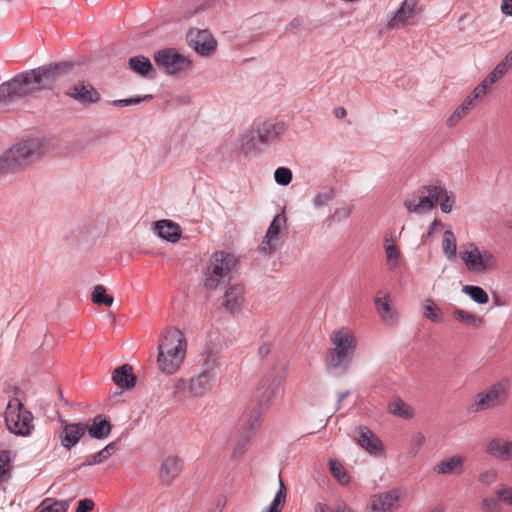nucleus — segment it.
<instances>
[{"instance_id":"c9c22d12","label":"nucleus","mask_w":512,"mask_h":512,"mask_svg":"<svg viewBox=\"0 0 512 512\" xmlns=\"http://www.w3.org/2000/svg\"><path fill=\"white\" fill-rule=\"evenodd\" d=\"M329 468L332 476L341 484L348 485L350 476L338 460H329Z\"/></svg>"},{"instance_id":"de8ad7c7","label":"nucleus","mask_w":512,"mask_h":512,"mask_svg":"<svg viewBox=\"0 0 512 512\" xmlns=\"http://www.w3.org/2000/svg\"><path fill=\"white\" fill-rule=\"evenodd\" d=\"M117 449V443L111 442L108 445H106L102 450H100L98 453L94 454V456L97 458L99 463H103L106 461Z\"/></svg>"},{"instance_id":"e433bc0d","label":"nucleus","mask_w":512,"mask_h":512,"mask_svg":"<svg viewBox=\"0 0 512 512\" xmlns=\"http://www.w3.org/2000/svg\"><path fill=\"white\" fill-rule=\"evenodd\" d=\"M286 493H287L286 487L284 485L283 480L280 477L278 491L276 492V495H275L272 503L267 508V512H281V510L285 504Z\"/></svg>"},{"instance_id":"423d86ee","label":"nucleus","mask_w":512,"mask_h":512,"mask_svg":"<svg viewBox=\"0 0 512 512\" xmlns=\"http://www.w3.org/2000/svg\"><path fill=\"white\" fill-rule=\"evenodd\" d=\"M468 272L472 274H485L497 268V258L488 249H481L473 242L462 246L459 253Z\"/></svg>"},{"instance_id":"1a4fd4ad","label":"nucleus","mask_w":512,"mask_h":512,"mask_svg":"<svg viewBox=\"0 0 512 512\" xmlns=\"http://www.w3.org/2000/svg\"><path fill=\"white\" fill-rule=\"evenodd\" d=\"M156 66L168 76H178L189 72L192 61L185 55L179 53L175 48H164L153 55Z\"/></svg>"},{"instance_id":"f704fd0d","label":"nucleus","mask_w":512,"mask_h":512,"mask_svg":"<svg viewBox=\"0 0 512 512\" xmlns=\"http://www.w3.org/2000/svg\"><path fill=\"white\" fill-rule=\"evenodd\" d=\"M462 292L478 304H486L489 301L487 292L479 286L465 285Z\"/></svg>"},{"instance_id":"a19ab883","label":"nucleus","mask_w":512,"mask_h":512,"mask_svg":"<svg viewBox=\"0 0 512 512\" xmlns=\"http://www.w3.org/2000/svg\"><path fill=\"white\" fill-rule=\"evenodd\" d=\"M385 254L388 265L396 267L400 258L399 248L394 243L385 244Z\"/></svg>"},{"instance_id":"338daca9","label":"nucleus","mask_w":512,"mask_h":512,"mask_svg":"<svg viewBox=\"0 0 512 512\" xmlns=\"http://www.w3.org/2000/svg\"><path fill=\"white\" fill-rule=\"evenodd\" d=\"M97 464H100L99 461L97 460V458L92 455L91 457H88L82 464V466H92V465H97Z\"/></svg>"},{"instance_id":"ea45409f","label":"nucleus","mask_w":512,"mask_h":512,"mask_svg":"<svg viewBox=\"0 0 512 512\" xmlns=\"http://www.w3.org/2000/svg\"><path fill=\"white\" fill-rule=\"evenodd\" d=\"M335 193L332 188H326L325 190L317 193L313 198V205L315 208H321L329 204L334 199Z\"/></svg>"},{"instance_id":"a211bd4d","label":"nucleus","mask_w":512,"mask_h":512,"mask_svg":"<svg viewBox=\"0 0 512 512\" xmlns=\"http://www.w3.org/2000/svg\"><path fill=\"white\" fill-rule=\"evenodd\" d=\"M400 495L397 491L375 495L371 498L370 512H392L398 508Z\"/></svg>"},{"instance_id":"13d9d810","label":"nucleus","mask_w":512,"mask_h":512,"mask_svg":"<svg viewBox=\"0 0 512 512\" xmlns=\"http://www.w3.org/2000/svg\"><path fill=\"white\" fill-rule=\"evenodd\" d=\"M497 474L495 471H486L479 475V482L485 485H489L495 481Z\"/></svg>"},{"instance_id":"49530a36","label":"nucleus","mask_w":512,"mask_h":512,"mask_svg":"<svg viewBox=\"0 0 512 512\" xmlns=\"http://www.w3.org/2000/svg\"><path fill=\"white\" fill-rule=\"evenodd\" d=\"M491 86L489 82H486V79H484L476 88L471 92V94L468 96L469 99H471L474 103L480 98H482L486 93L488 88Z\"/></svg>"},{"instance_id":"e2e57ef3","label":"nucleus","mask_w":512,"mask_h":512,"mask_svg":"<svg viewBox=\"0 0 512 512\" xmlns=\"http://www.w3.org/2000/svg\"><path fill=\"white\" fill-rule=\"evenodd\" d=\"M315 512H334V511H332L326 504L317 503L315 505ZM335 512H342V510H337Z\"/></svg>"},{"instance_id":"6e6d98bb","label":"nucleus","mask_w":512,"mask_h":512,"mask_svg":"<svg viewBox=\"0 0 512 512\" xmlns=\"http://www.w3.org/2000/svg\"><path fill=\"white\" fill-rule=\"evenodd\" d=\"M94 508V502L91 499L85 498L78 502L76 512H91Z\"/></svg>"},{"instance_id":"37998d69","label":"nucleus","mask_w":512,"mask_h":512,"mask_svg":"<svg viewBox=\"0 0 512 512\" xmlns=\"http://www.w3.org/2000/svg\"><path fill=\"white\" fill-rule=\"evenodd\" d=\"M425 443V436L418 432V433H415L412 438H411V442H410V447H409V455L411 457H414L416 456V454L420 451V449L423 447Z\"/></svg>"},{"instance_id":"4468645a","label":"nucleus","mask_w":512,"mask_h":512,"mask_svg":"<svg viewBox=\"0 0 512 512\" xmlns=\"http://www.w3.org/2000/svg\"><path fill=\"white\" fill-rule=\"evenodd\" d=\"M66 95L84 105L97 103L101 98L100 93L91 84L84 81L70 86Z\"/></svg>"},{"instance_id":"0eeeda50","label":"nucleus","mask_w":512,"mask_h":512,"mask_svg":"<svg viewBox=\"0 0 512 512\" xmlns=\"http://www.w3.org/2000/svg\"><path fill=\"white\" fill-rule=\"evenodd\" d=\"M509 391L510 381L500 380L477 393L470 404V410L481 412L503 406L509 398Z\"/></svg>"},{"instance_id":"79ce46f5","label":"nucleus","mask_w":512,"mask_h":512,"mask_svg":"<svg viewBox=\"0 0 512 512\" xmlns=\"http://www.w3.org/2000/svg\"><path fill=\"white\" fill-rule=\"evenodd\" d=\"M241 150L245 155H248L251 152L256 151V143L255 137L252 133H247L243 135L240 139Z\"/></svg>"},{"instance_id":"a878e982","label":"nucleus","mask_w":512,"mask_h":512,"mask_svg":"<svg viewBox=\"0 0 512 512\" xmlns=\"http://www.w3.org/2000/svg\"><path fill=\"white\" fill-rule=\"evenodd\" d=\"M112 430L111 423L103 415H97L91 425L87 424V432L92 438L105 439L107 438Z\"/></svg>"},{"instance_id":"8fccbe9b","label":"nucleus","mask_w":512,"mask_h":512,"mask_svg":"<svg viewBox=\"0 0 512 512\" xmlns=\"http://www.w3.org/2000/svg\"><path fill=\"white\" fill-rule=\"evenodd\" d=\"M507 73L505 69V64H498L493 71L485 78L486 82H489L491 85L496 83L499 79H501Z\"/></svg>"},{"instance_id":"f8f14e48","label":"nucleus","mask_w":512,"mask_h":512,"mask_svg":"<svg viewBox=\"0 0 512 512\" xmlns=\"http://www.w3.org/2000/svg\"><path fill=\"white\" fill-rule=\"evenodd\" d=\"M417 4V0H404L401 7L389 20V28L401 29L406 25L415 23L420 14V11L417 8Z\"/></svg>"},{"instance_id":"aec40b11","label":"nucleus","mask_w":512,"mask_h":512,"mask_svg":"<svg viewBox=\"0 0 512 512\" xmlns=\"http://www.w3.org/2000/svg\"><path fill=\"white\" fill-rule=\"evenodd\" d=\"M284 131L285 124L283 122L265 121L256 128L257 137L262 144L275 141Z\"/></svg>"},{"instance_id":"39448f33","label":"nucleus","mask_w":512,"mask_h":512,"mask_svg":"<svg viewBox=\"0 0 512 512\" xmlns=\"http://www.w3.org/2000/svg\"><path fill=\"white\" fill-rule=\"evenodd\" d=\"M235 258L225 252H215L209 259L204 271V286L209 290L217 289L231 279Z\"/></svg>"},{"instance_id":"6ab92c4d","label":"nucleus","mask_w":512,"mask_h":512,"mask_svg":"<svg viewBox=\"0 0 512 512\" xmlns=\"http://www.w3.org/2000/svg\"><path fill=\"white\" fill-rule=\"evenodd\" d=\"M183 463L177 456L166 457L160 466L159 477L162 483L169 485L179 476L182 471Z\"/></svg>"},{"instance_id":"5fc2aeb1","label":"nucleus","mask_w":512,"mask_h":512,"mask_svg":"<svg viewBox=\"0 0 512 512\" xmlns=\"http://www.w3.org/2000/svg\"><path fill=\"white\" fill-rule=\"evenodd\" d=\"M483 512H501L500 506L493 498H484L481 502Z\"/></svg>"},{"instance_id":"f257e3e1","label":"nucleus","mask_w":512,"mask_h":512,"mask_svg":"<svg viewBox=\"0 0 512 512\" xmlns=\"http://www.w3.org/2000/svg\"><path fill=\"white\" fill-rule=\"evenodd\" d=\"M73 67V63L63 61L16 75L0 85V106H7L41 90L50 89L59 77L68 74Z\"/></svg>"},{"instance_id":"c85d7f7f","label":"nucleus","mask_w":512,"mask_h":512,"mask_svg":"<svg viewBox=\"0 0 512 512\" xmlns=\"http://www.w3.org/2000/svg\"><path fill=\"white\" fill-rule=\"evenodd\" d=\"M128 64L130 69L141 77H149L154 72L150 59L143 55L131 57Z\"/></svg>"},{"instance_id":"4c0bfd02","label":"nucleus","mask_w":512,"mask_h":512,"mask_svg":"<svg viewBox=\"0 0 512 512\" xmlns=\"http://www.w3.org/2000/svg\"><path fill=\"white\" fill-rule=\"evenodd\" d=\"M92 301L97 305L110 307L114 299L111 295L107 294L106 289L102 285H96L92 292Z\"/></svg>"},{"instance_id":"393cba45","label":"nucleus","mask_w":512,"mask_h":512,"mask_svg":"<svg viewBox=\"0 0 512 512\" xmlns=\"http://www.w3.org/2000/svg\"><path fill=\"white\" fill-rule=\"evenodd\" d=\"M244 287L241 284H232L224 294L223 306L230 313L240 310L243 302Z\"/></svg>"},{"instance_id":"4be33fe9","label":"nucleus","mask_w":512,"mask_h":512,"mask_svg":"<svg viewBox=\"0 0 512 512\" xmlns=\"http://www.w3.org/2000/svg\"><path fill=\"white\" fill-rule=\"evenodd\" d=\"M215 359H208L205 363L206 369L198 376L192 378L189 383V392L197 397L203 395L209 388L210 373L209 369L215 365Z\"/></svg>"},{"instance_id":"bb28decb","label":"nucleus","mask_w":512,"mask_h":512,"mask_svg":"<svg viewBox=\"0 0 512 512\" xmlns=\"http://www.w3.org/2000/svg\"><path fill=\"white\" fill-rule=\"evenodd\" d=\"M112 379L114 383L121 388H132L135 386L136 377L132 372V367L124 364L113 371Z\"/></svg>"},{"instance_id":"cd10ccee","label":"nucleus","mask_w":512,"mask_h":512,"mask_svg":"<svg viewBox=\"0 0 512 512\" xmlns=\"http://www.w3.org/2000/svg\"><path fill=\"white\" fill-rule=\"evenodd\" d=\"M388 411L394 416L409 420L414 417L413 408L399 397H393L388 404Z\"/></svg>"},{"instance_id":"3c124183","label":"nucleus","mask_w":512,"mask_h":512,"mask_svg":"<svg viewBox=\"0 0 512 512\" xmlns=\"http://www.w3.org/2000/svg\"><path fill=\"white\" fill-rule=\"evenodd\" d=\"M496 496L498 500L504 502L507 505H512V488L507 486H500L496 490Z\"/></svg>"},{"instance_id":"4d7b16f0","label":"nucleus","mask_w":512,"mask_h":512,"mask_svg":"<svg viewBox=\"0 0 512 512\" xmlns=\"http://www.w3.org/2000/svg\"><path fill=\"white\" fill-rule=\"evenodd\" d=\"M475 106V103L469 99L468 97L463 101V103L456 109L462 116H466L472 108Z\"/></svg>"},{"instance_id":"052dcab7","label":"nucleus","mask_w":512,"mask_h":512,"mask_svg":"<svg viewBox=\"0 0 512 512\" xmlns=\"http://www.w3.org/2000/svg\"><path fill=\"white\" fill-rule=\"evenodd\" d=\"M464 118V116H462L460 114V112H458L457 110H455L451 116L448 118L447 120V125L449 127H453L455 126L456 124H458L462 119Z\"/></svg>"},{"instance_id":"864d4df0","label":"nucleus","mask_w":512,"mask_h":512,"mask_svg":"<svg viewBox=\"0 0 512 512\" xmlns=\"http://www.w3.org/2000/svg\"><path fill=\"white\" fill-rule=\"evenodd\" d=\"M9 452H0V482L4 480L9 470Z\"/></svg>"},{"instance_id":"69168bd1","label":"nucleus","mask_w":512,"mask_h":512,"mask_svg":"<svg viewBox=\"0 0 512 512\" xmlns=\"http://www.w3.org/2000/svg\"><path fill=\"white\" fill-rule=\"evenodd\" d=\"M270 351L271 346L269 344H263L259 347V354L263 357L269 355Z\"/></svg>"},{"instance_id":"5701e85b","label":"nucleus","mask_w":512,"mask_h":512,"mask_svg":"<svg viewBox=\"0 0 512 512\" xmlns=\"http://www.w3.org/2000/svg\"><path fill=\"white\" fill-rule=\"evenodd\" d=\"M154 229L160 238L171 243L178 242L182 235L180 226L177 223L167 219L156 221Z\"/></svg>"},{"instance_id":"7c9ffc66","label":"nucleus","mask_w":512,"mask_h":512,"mask_svg":"<svg viewBox=\"0 0 512 512\" xmlns=\"http://www.w3.org/2000/svg\"><path fill=\"white\" fill-rule=\"evenodd\" d=\"M278 383L275 379H262L259 382L257 393L261 403H268L275 395Z\"/></svg>"},{"instance_id":"473e14b6","label":"nucleus","mask_w":512,"mask_h":512,"mask_svg":"<svg viewBox=\"0 0 512 512\" xmlns=\"http://www.w3.org/2000/svg\"><path fill=\"white\" fill-rule=\"evenodd\" d=\"M421 307L423 309V316L431 322L441 323L443 321V312L432 299H424Z\"/></svg>"},{"instance_id":"bf43d9fd","label":"nucleus","mask_w":512,"mask_h":512,"mask_svg":"<svg viewBox=\"0 0 512 512\" xmlns=\"http://www.w3.org/2000/svg\"><path fill=\"white\" fill-rule=\"evenodd\" d=\"M226 503H227V498L226 496L224 495H219L215 501H214V506H215V509L213 512H221L223 510V508L226 506Z\"/></svg>"},{"instance_id":"412c9836","label":"nucleus","mask_w":512,"mask_h":512,"mask_svg":"<svg viewBox=\"0 0 512 512\" xmlns=\"http://www.w3.org/2000/svg\"><path fill=\"white\" fill-rule=\"evenodd\" d=\"M374 303L379 316L385 323L394 325L397 322V313L391 305L388 294L378 291Z\"/></svg>"},{"instance_id":"9d476101","label":"nucleus","mask_w":512,"mask_h":512,"mask_svg":"<svg viewBox=\"0 0 512 512\" xmlns=\"http://www.w3.org/2000/svg\"><path fill=\"white\" fill-rule=\"evenodd\" d=\"M438 186L430 185L407 197L404 206L411 213L423 214L436 207Z\"/></svg>"},{"instance_id":"ddd939ff","label":"nucleus","mask_w":512,"mask_h":512,"mask_svg":"<svg viewBox=\"0 0 512 512\" xmlns=\"http://www.w3.org/2000/svg\"><path fill=\"white\" fill-rule=\"evenodd\" d=\"M355 440L370 455L382 456L384 445L381 440L366 426H359L356 430Z\"/></svg>"},{"instance_id":"0e129e2a","label":"nucleus","mask_w":512,"mask_h":512,"mask_svg":"<svg viewBox=\"0 0 512 512\" xmlns=\"http://www.w3.org/2000/svg\"><path fill=\"white\" fill-rule=\"evenodd\" d=\"M186 385H187L186 380L183 379V378H180V379L175 381L174 388H175L176 392H179L182 389H184L186 387Z\"/></svg>"},{"instance_id":"b1692460","label":"nucleus","mask_w":512,"mask_h":512,"mask_svg":"<svg viewBox=\"0 0 512 512\" xmlns=\"http://www.w3.org/2000/svg\"><path fill=\"white\" fill-rule=\"evenodd\" d=\"M466 457L455 455L450 458L440 461L435 467L434 471L441 475H460L464 472V464Z\"/></svg>"},{"instance_id":"2f4dec72","label":"nucleus","mask_w":512,"mask_h":512,"mask_svg":"<svg viewBox=\"0 0 512 512\" xmlns=\"http://www.w3.org/2000/svg\"><path fill=\"white\" fill-rule=\"evenodd\" d=\"M442 250L448 260L453 261L456 259L457 242L452 230L448 229L444 231L442 239Z\"/></svg>"},{"instance_id":"09e8293b","label":"nucleus","mask_w":512,"mask_h":512,"mask_svg":"<svg viewBox=\"0 0 512 512\" xmlns=\"http://www.w3.org/2000/svg\"><path fill=\"white\" fill-rule=\"evenodd\" d=\"M150 98H152L151 95L136 96V97H131V98H127V99L113 100L110 103L115 106H128V105H133V104H139L142 101H144L146 99H150Z\"/></svg>"},{"instance_id":"603ef678","label":"nucleus","mask_w":512,"mask_h":512,"mask_svg":"<svg viewBox=\"0 0 512 512\" xmlns=\"http://www.w3.org/2000/svg\"><path fill=\"white\" fill-rule=\"evenodd\" d=\"M351 212H352L351 208L347 205L339 207V208L335 209L334 213L331 216V220L334 222H340V221L346 220L350 217Z\"/></svg>"},{"instance_id":"2eb2a0df","label":"nucleus","mask_w":512,"mask_h":512,"mask_svg":"<svg viewBox=\"0 0 512 512\" xmlns=\"http://www.w3.org/2000/svg\"><path fill=\"white\" fill-rule=\"evenodd\" d=\"M187 43L198 55L210 57L217 50V41L212 34H187Z\"/></svg>"},{"instance_id":"dca6fc26","label":"nucleus","mask_w":512,"mask_h":512,"mask_svg":"<svg viewBox=\"0 0 512 512\" xmlns=\"http://www.w3.org/2000/svg\"><path fill=\"white\" fill-rule=\"evenodd\" d=\"M86 432V423L78 422L66 424L60 433V443L65 449L70 450L78 444Z\"/></svg>"},{"instance_id":"9b49d317","label":"nucleus","mask_w":512,"mask_h":512,"mask_svg":"<svg viewBox=\"0 0 512 512\" xmlns=\"http://www.w3.org/2000/svg\"><path fill=\"white\" fill-rule=\"evenodd\" d=\"M286 216L284 213L277 214L270 223L266 235L259 246L260 252L271 255L280 246V234L286 227Z\"/></svg>"},{"instance_id":"f03ea898","label":"nucleus","mask_w":512,"mask_h":512,"mask_svg":"<svg viewBox=\"0 0 512 512\" xmlns=\"http://www.w3.org/2000/svg\"><path fill=\"white\" fill-rule=\"evenodd\" d=\"M187 354V340L184 333L169 327L158 343L157 368L165 375L175 374L182 367Z\"/></svg>"},{"instance_id":"58836bf2","label":"nucleus","mask_w":512,"mask_h":512,"mask_svg":"<svg viewBox=\"0 0 512 512\" xmlns=\"http://www.w3.org/2000/svg\"><path fill=\"white\" fill-rule=\"evenodd\" d=\"M437 203L440 201V209L443 213H450L454 204V196L452 192L438 186Z\"/></svg>"},{"instance_id":"f3484780","label":"nucleus","mask_w":512,"mask_h":512,"mask_svg":"<svg viewBox=\"0 0 512 512\" xmlns=\"http://www.w3.org/2000/svg\"><path fill=\"white\" fill-rule=\"evenodd\" d=\"M484 450L487 455L496 460L509 461L512 459V441L492 438L486 443Z\"/></svg>"},{"instance_id":"7ed1b4c3","label":"nucleus","mask_w":512,"mask_h":512,"mask_svg":"<svg viewBox=\"0 0 512 512\" xmlns=\"http://www.w3.org/2000/svg\"><path fill=\"white\" fill-rule=\"evenodd\" d=\"M330 342L334 347L328 349L326 353L328 369L346 370L357 347V338L354 332L346 327L334 330L330 335Z\"/></svg>"},{"instance_id":"680f3d73","label":"nucleus","mask_w":512,"mask_h":512,"mask_svg":"<svg viewBox=\"0 0 512 512\" xmlns=\"http://www.w3.org/2000/svg\"><path fill=\"white\" fill-rule=\"evenodd\" d=\"M501 11L506 15L512 16V0H502Z\"/></svg>"},{"instance_id":"a18cd8bd","label":"nucleus","mask_w":512,"mask_h":512,"mask_svg":"<svg viewBox=\"0 0 512 512\" xmlns=\"http://www.w3.org/2000/svg\"><path fill=\"white\" fill-rule=\"evenodd\" d=\"M261 415V408L253 410L249 414L245 415L244 421L248 430H253L260 424Z\"/></svg>"},{"instance_id":"6e6552de","label":"nucleus","mask_w":512,"mask_h":512,"mask_svg":"<svg viewBox=\"0 0 512 512\" xmlns=\"http://www.w3.org/2000/svg\"><path fill=\"white\" fill-rule=\"evenodd\" d=\"M5 422L10 432L20 436H28L34 429L32 413L24 409L18 398L9 401L5 411Z\"/></svg>"},{"instance_id":"c03bdc74","label":"nucleus","mask_w":512,"mask_h":512,"mask_svg":"<svg viewBox=\"0 0 512 512\" xmlns=\"http://www.w3.org/2000/svg\"><path fill=\"white\" fill-rule=\"evenodd\" d=\"M275 181L283 186L288 185L292 180V172L285 167H279L274 173Z\"/></svg>"},{"instance_id":"774afa93","label":"nucleus","mask_w":512,"mask_h":512,"mask_svg":"<svg viewBox=\"0 0 512 512\" xmlns=\"http://www.w3.org/2000/svg\"><path fill=\"white\" fill-rule=\"evenodd\" d=\"M301 25H302V20L299 18H296L293 21H291V23L289 24V29H299V28H301Z\"/></svg>"},{"instance_id":"c756f323","label":"nucleus","mask_w":512,"mask_h":512,"mask_svg":"<svg viewBox=\"0 0 512 512\" xmlns=\"http://www.w3.org/2000/svg\"><path fill=\"white\" fill-rule=\"evenodd\" d=\"M452 315L456 321L474 329L480 328L485 324L482 317L463 309H455Z\"/></svg>"},{"instance_id":"20e7f679","label":"nucleus","mask_w":512,"mask_h":512,"mask_svg":"<svg viewBox=\"0 0 512 512\" xmlns=\"http://www.w3.org/2000/svg\"><path fill=\"white\" fill-rule=\"evenodd\" d=\"M42 145L37 140L16 144L0 158V171L13 173L40 159Z\"/></svg>"},{"instance_id":"72a5a7b5","label":"nucleus","mask_w":512,"mask_h":512,"mask_svg":"<svg viewBox=\"0 0 512 512\" xmlns=\"http://www.w3.org/2000/svg\"><path fill=\"white\" fill-rule=\"evenodd\" d=\"M69 505L66 501L45 498L36 508L37 512H66Z\"/></svg>"}]
</instances>
